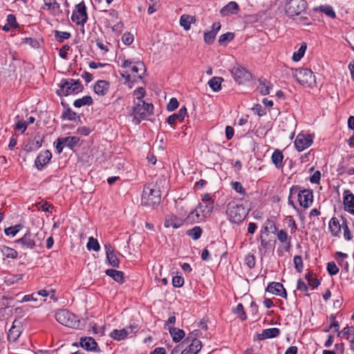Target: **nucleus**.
<instances>
[{
    "label": "nucleus",
    "mask_w": 354,
    "mask_h": 354,
    "mask_svg": "<svg viewBox=\"0 0 354 354\" xmlns=\"http://www.w3.org/2000/svg\"><path fill=\"white\" fill-rule=\"evenodd\" d=\"M226 214L230 222L241 223L248 214V210L241 203L231 201L227 205Z\"/></svg>",
    "instance_id": "nucleus-1"
},
{
    "label": "nucleus",
    "mask_w": 354,
    "mask_h": 354,
    "mask_svg": "<svg viewBox=\"0 0 354 354\" xmlns=\"http://www.w3.org/2000/svg\"><path fill=\"white\" fill-rule=\"evenodd\" d=\"M59 88L56 93L59 96H67L71 94H76L84 88L80 80L73 79H63L59 84Z\"/></svg>",
    "instance_id": "nucleus-2"
},
{
    "label": "nucleus",
    "mask_w": 354,
    "mask_h": 354,
    "mask_svg": "<svg viewBox=\"0 0 354 354\" xmlns=\"http://www.w3.org/2000/svg\"><path fill=\"white\" fill-rule=\"evenodd\" d=\"M292 76L302 86L313 88L316 86L315 76L308 68H296L292 71Z\"/></svg>",
    "instance_id": "nucleus-3"
},
{
    "label": "nucleus",
    "mask_w": 354,
    "mask_h": 354,
    "mask_svg": "<svg viewBox=\"0 0 354 354\" xmlns=\"http://www.w3.org/2000/svg\"><path fill=\"white\" fill-rule=\"evenodd\" d=\"M153 106L152 104L147 103L143 100L136 102L132 113L135 124H140L142 120H145L148 115H151L153 113Z\"/></svg>",
    "instance_id": "nucleus-4"
},
{
    "label": "nucleus",
    "mask_w": 354,
    "mask_h": 354,
    "mask_svg": "<svg viewBox=\"0 0 354 354\" xmlns=\"http://www.w3.org/2000/svg\"><path fill=\"white\" fill-rule=\"evenodd\" d=\"M55 317L61 324L72 328H77L80 326V320L77 317L67 309H59L56 311Z\"/></svg>",
    "instance_id": "nucleus-5"
},
{
    "label": "nucleus",
    "mask_w": 354,
    "mask_h": 354,
    "mask_svg": "<svg viewBox=\"0 0 354 354\" xmlns=\"http://www.w3.org/2000/svg\"><path fill=\"white\" fill-rule=\"evenodd\" d=\"M44 239V235L41 232H37L36 234L30 233L28 232L23 237L16 240L15 242L21 245V248L24 250H33L37 244H41V240Z\"/></svg>",
    "instance_id": "nucleus-6"
},
{
    "label": "nucleus",
    "mask_w": 354,
    "mask_h": 354,
    "mask_svg": "<svg viewBox=\"0 0 354 354\" xmlns=\"http://www.w3.org/2000/svg\"><path fill=\"white\" fill-rule=\"evenodd\" d=\"M290 194L295 195L297 197L300 206L304 208L309 207L313 201V194L310 189H300L297 185L290 187Z\"/></svg>",
    "instance_id": "nucleus-7"
},
{
    "label": "nucleus",
    "mask_w": 354,
    "mask_h": 354,
    "mask_svg": "<svg viewBox=\"0 0 354 354\" xmlns=\"http://www.w3.org/2000/svg\"><path fill=\"white\" fill-rule=\"evenodd\" d=\"M308 7L305 0H286L285 12L289 17H294L301 15Z\"/></svg>",
    "instance_id": "nucleus-8"
},
{
    "label": "nucleus",
    "mask_w": 354,
    "mask_h": 354,
    "mask_svg": "<svg viewBox=\"0 0 354 354\" xmlns=\"http://www.w3.org/2000/svg\"><path fill=\"white\" fill-rule=\"evenodd\" d=\"M160 202V190L151 188L150 187H145L142 195V203L149 206H153Z\"/></svg>",
    "instance_id": "nucleus-9"
},
{
    "label": "nucleus",
    "mask_w": 354,
    "mask_h": 354,
    "mask_svg": "<svg viewBox=\"0 0 354 354\" xmlns=\"http://www.w3.org/2000/svg\"><path fill=\"white\" fill-rule=\"evenodd\" d=\"M87 12L86 8L84 1L75 6V10L73 11L71 19L73 22L77 25H82L87 21Z\"/></svg>",
    "instance_id": "nucleus-10"
},
{
    "label": "nucleus",
    "mask_w": 354,
    "mask_h": 354,
    "mask_svg": "<svg viewBox=\"0 0 354 354\" xmlns=\"http://www.w3.org/2000/svg\"><path fill=\"white\" fill-rule=\"evenodd\" d=\"M230 73L234 80L239 84H243L251 78L250 73L239 64L233 66L230 70Z\"/></svg>",
    "instance_id": "nucleus-11"
},
{
    "label": "nucleus",
    "mask_w": 354,
    "mask_h": 354,
    "mask_svg": "<svg viewBox=\"0 0 354 354\" xmlns=\"http://www.w3.org/2000/svg\"><path fill=\"white\" fill-rule=\"evenodd\" d=\"M138 330L137 326L130 325L120 330L114 329L110 333L109 336L114 340L121 341L126 339L129 335L137 333Z\"/></svg>",
    "instance_id": "nucleus-12"
},
{
    "label": "nucleus",
    "mask_w": 354,
    "mask_h": 354,
    "mask_svg": "<svg viewBox=\"0 0 354 354\" xmlns=\"http://www.w3.org/2000/svg\"><path fill=\"white\" fill-rule=\"evenodd\" d=\"M191 344L184 349L180 354H197L202 348V343L199 339H196L192 334H189L183 343Z\"/></svg>",
    "instance_id": "nucleus-13"
},
{
    "label": "nucleus",
    "mask_w": 354,
    "mask_h": 354,
    "mask_svg": "<svg viewBox=\"0 0 354 354\" xmlns=\"http://www.w3.org/2000/svg\"><path fill=\"white\" fill-rule=\"evenodd\" d=\"M313 143V137L310 134L299 133L295 140V146L298 151L308 148Z\"/></svg>",
    "instance_id": "nucleus-14"
},
{
    "label": "nucleus",
    "mask_w": 354,
    "mask_h": 354,
    "mask_svg": "<svg viewBox=\"0 0 354 354\" xmlns=\"http://www.w3.org/2000/svg\"><path fill=\"white\" fill-rule=\"evenodd\" d=\"M106 252V259L109 266L113 268H118L120 260L115 254V250L111 244L104 245Z\"/></svg>",
    "instance_id": "nucleus-15"
},
{
    "label": "nucleus",
    "mask_w": 354,
    "mask_h": 354,
    "mask_svg": "<svg viewBox=\"0 0 354 354\" xmlns=\"http://www.w3.org/2000/svg\"><path fill=\"white\" fill-rule=\"evenodd\" d=\"M52 158V154L50 151L45 150L41 151L37 156L35 161V165L38 170H42L44 167L49 162Z\"/></svg>",
    "instance_id": "nucleus-16"
},
{
    "label": "nucleus",
    "mask_w": 354,
    "mask_h": 354,
    "mask_svg": "<svg viewBox=\"0 0 354 354\" xmlns=\"http://www.w3.org/2000/svg\"><path fill=\"white\" fill-rule=\"evenodd\" d=\"M22 333V326L20 322L15 320L8 334L9 342H16Z\"/></svg>",
    "instance_id": "nucleus-17"
},
{
    "label": "nucleus",
    "mask_w": 354,
    "mask_h": 354,
    "mask_svg": "<svg viewBox=\"0 0 354 354\" xmlns=\"http://www.w3.org/2000/svg\"><path fill=\"white\" fill-rule=\"evenodd\" d=\"M266 291L283 298L287 297V292L283 286L279 282L270 283L266 288Z\"/></svg>",
    "instance_id": "nucleus-18"
},
{
    "label": "nucleus",
    "mask_w": 354,
    "mask_h": 354,
    "mask_svg": "<svg viewBox=\"0 0 354 354\" xmlns=\"http://www.w3.org/2000/svg\"><path fill=\"white\" fill-rule=\"evenodd\" d=\"M41 9L48 10L53 15H57L62 13L60 5L56 0H44V5Z\"/></svg>",
    "instance_id": "nucleus-19"
},
{
    "label": "nucleus",
    "mask_w": 354,
    "mask_h": 354,
    "mask_svg": "<svg viewBox=\"0 0 354 354\" xmlns=\"http://www.w3.org/2000/svg\"><path fill=\"white\" fill-rule=\"evenodd\" d=\"M80 345L88 351L97 352L100 351L97 349V342L91 337H82L80 339Z\"/></svg>",
    "instance_id": "nucleus-20"
},
{
    "label": "nucleus",
    "mask_w": 354,
    "mask_h": 354,
    "mask_svg": "<svg viewBox=\"0 0 354 354\" xmlns=\"http://www.w3.org/2000/svg\"><path fill=\"white\" fill-rule=\"evenodd\" d=\"M109 87L110 84L109 82L106 80H98L95 84L94 91L97 95L104 96L108 93Z\"/></svg>",
    "instance_id": "nucleus-21"
},
{
    "label": "nucleus",
    "mask_w": 354,
    "mask_h": 354,
    "mask_svg": "<svg viewBox=\"0 0 354 354\" xmlns=\"http://www.w3.org/2000/svg\"><path fill=\"white\" fill-rule=\"evenodd\" d=\"M183 224V220L176 216H168L165 218L164 226L165 227H173L174 229L179 228Z\"/></svg>",
    "instance_id": "nucleus-22"
},
{
    "label": "nucleus",
    "mask_w": 354,
    "mask_h": 354,
    "mask_svg": "<svg viewBox=\"0 0 354 354\" xmlns=\"http://www.w3.org/2000/svg\"><path fill=\"white\" fill-rule=\"evenodd\" d=\"M343 201L345 210L352 214H354V195L349 192H346Z\"/></svg>",
    "instance_id": "nucleus-23"
},
{
    "label": "nucleus",
    "mask_w": 354,
    "mask_h": 354,
    "mask_svg": "<svg viewBox=\"0 0 354 354\" xmlns=\"http://www.w3.org/2000/svg\"><path fill=\"white\" fill-rule=\"evenodd\" d=\"M239 10L238 4L235 1H230L223 6L220 11L222 16L236 14Z\"/></svg>",
    "instance_id": "nucleus-24"
},
{
    "label": "nucleus",
    "mask_w": 354,
    "mask_h": 354,
    "mask_svg": "<svg viewBox=\"0 0 354 354\" xmlns=\"http://www.w3.org/2000/svg\"><path fill=\"white\" fill-rule=\"evenodd\" d=\"M280 334V330L277 328H270L265 329L261 334L259 335L258 338L260 340L274 338Z\"/></svg>",
    "instance_id": "nucleus-25"
},
{
    "label": "nucleus",
    "mask_w": 354,
    "mask_h": 354,
    "mask_svg": "<svg viewBox=\"0 0 354 354\" xmlns=\"http://www.w3.org/2000/svg\"><path fill=\"white\" fill-rule=\"evenodd\" d=\"M187 114V109L185 106H182L178 113L169 115L167 118V122L169 124H173L176 121H183Z\"/></svg>",
    "instance_id": "nucleus-26"
},
{
    "label": "nucleus",
    "mask_w": 354,
    "mask_h": 354,
    "mask_svg": "<svg viewBox=\"0 0 354 354\" xmlns=\"http://www.w3.org/2000/svg\"><path fill=\"white\" fill-rule=\"evenodd\" d=\"M277 236L278 240L283 243H285L283 249L285 251H289L291 243H290V237H288V233L284 230H280L277 233Z\"/></svg>",
    "instance_id": "nucleus-27"
},
{
    "label": "nucleus",
    "mask_w": 354,
    "mask_h": 354,
    "mask_svg": "<svg viewBox=\"0 0 354 354\" xmlns=\"http://www.w3.org/2000/svg\"><path fill=\"white\" fill-rule=\"evenodd\" d=\"M105 273L119 283H123L124 282V272L122 271L114 269H107L105 271Z\"/></svg>",
    "instance_id": "nucleus-28"
},
{
    "label": "nucleus",
    "mask_w": 354,
    "mask_h": 354,
    "mask_svg": "<svg viewBox=\"0 0 354 354\" xmlns=\"http://www.w3.org/2000/svg\"><path fill=\"white\" fill-rule=\"evenodd\" d=\"M214 207V202H208V203H200L196 207L202 214V216L207 217L210 216Z\"/></svg>",
    "instance_id": "nucleus-29"
},
{
    "label": "nucleus",
    "mask_w": 354,
    "mask_h": 354,
    "mask_svg": "<svg viewBox=\"0 0 354 354\" xmlns=\"http://www.w3.org/2000/svg\"><path fill=\"white\" fill-rule=\"evenodd\" d=\"M0 252L6 258L17 259L18 252L16 250L4 245H0Z\"/></svg>",
    "instance_id": "nucleus-30"
},
{
    "label": "nucleus",
    "mask_w": 354,
    "mask_h": 354,
    "mask_svg": "<svg viewBox=\"0 0 354 354\" xmlns=\"http://www.w3.org/2000/svg\"><path fill=\"white\" fill-rule=\"evenodd\" d=\"M6 24L2 27V30L5 32H8L12 28L18 27L16 17L12 14H9L7 16Z\"/></svg>",
    "instance_id": "nucleus-31"
},
{
    "label": "nucleus",
    "mask_w": 354,
    "mask_h": 354,
    "mask_svg": "<svg viewBox=\"0 0 354 354\" xmlns=\"http://www.w3.org/2000/svg\"><path fill=\"white\" fill-rule=\"evenodd\" d=\"M329 229L332 234L337 236L341 232L342 224L339 223L338 219L335 217H333L329 222Z\"/></svg>",
    "instance_id": "nucleus-32"
},
{
    "label": "nucleus",
    "mask_w": 354,
    "mask_h": 354,
    "mask_svg": "<svg viewBox=\"0 0 354 354\" xmlns=\"http://www.w3.org/2000/svg\"><path fill=\"white\" fill-rule=\"evenodd\" d=\"M196 18L194 16L188 15H183L180 19V24L184 28L185 30H188L190 29L191 24L195 23Z\"/></svg>",
    "instance_id": "nucleus-33"
},
{
    "label": "nucleus",
    "mask_w": 354,
    "mask_h": 354,
    "mask_svg": "<svg viewBox=\"0 0 354 354\" xmlns=\"http://www.w3.org/2000/svg\"><path fill=\"white\" fill-rule=\"evenodd\" d=\"M205 217L202 216V214L197 209V207L192 211L186 218V221L188 223H198L203 220Z\"/></svg>",
    "instance_id": "nucleus-34"
},
{
    "label": "nucleus",
    "mask_w": 354,
    "mask_h": 354,
    "mask_svg": "<svg viewBox=\"0 0 354 354\" xmlns=\"http://www.w3.org/2000/svg\"><path fill=\"white\" fill-rule=\"evenodd\" d=\"M272 162L275 165V167L278 169L282 167L283 166V155L282 152L279 150L276 149L271 157Z\"/></svg>",
    "instance_id": "nucleus-35"
},
{
    "label": "nucleus",
    "mask_w": 354,
    "mask_h": 354,
    "mask_svg": "<svg viewBox=\"0 0 354 354\" xmlns=\"http://www.w3.org/2000/svg\"><path fill=\"white\" fill-rule=\"evenodd\" d=\"M169 333L174 342H179L185 337V335L183 330L178 328H169Z\"/></svg>",
    "instance_id": "nucleus-36"
},
{
    "label": "nucleus",
    "mask_w": 354,
    "mask_h": 354,
    "mask_svg": "<svg viewBox=\"0 0 354 354\" xmlns=\"http://www.w3.org/2000/svg\"><path fill=\"white\" fill-rule=\"evenodd\" d=\"M93 99L90 95H85L82 98L77 99L74 101L73 105L76 108H80L86 105H91L93 104Z\"/></svg>",
    "instance_id": "nucleus-37"
},
{
    "label": "nucleus",
    "mask_w": 354,
    "mask_h": 354,
    "mask_svg": "<svg viewBox=\"0 0 354 354\" xmlns=\"http://www.w3.org/2000/svg\"><path fill=\"white\" fill-rule=\"evenodd\" d=\"M223 81V79L221 77H214L209 80L208 84L214 91L217 92L221 90Z\"/></svg>",
    "instance_id": "nucleus-38"
},
{
    "label": "nucleus",
    "mask_w": 354,
    "mask_h": 354,
    "mask_svg": "<svg viewBox=\"0 0 354 354\" xmlns=\"http://www.w3.org/2000/svg\"><path fill=\"white\" fill-rule=\"evenodd\" d=\"M202 229L199 226H195L187 231V234L193 240H198L202 234Z\"/></svg>",
    "instance_id": "nucleus-39"
},
{
    "label": "nucleus",
    "mask_w": 354,
    "mask_h": 354,
    "mask_svg": "<svg viewBox=\"0 0 354 354\" xmlns=\"http://www.w3.org/2000/svg\"><path fill=\"white\" fill-rule=\"evenodd\" d=\"M61 140L63 141L66 147L73 149V147L77 144L79 138L75 136H69L61 138Z\"/></svg>",
    "instance_id": "nucleus-40"
},
{
    "label": "nucleus",
    "mask_w": 354,
    "mask_h": 354,
    "mask_svg": "<svg viewBox=\"0 0 354 354\" xmlns=\"http://www.w3.org/2000/svg\"><path fill=\"white\" fill-rule=\"evenodd\" d=\"M42 141L39 140H32L29 144L26 145L25 149L28 152L35 151L41 147Z\"/></svg>",
    "instance_id": "nucleus-41"
},
{
    "label": "nucleus",
    "mask_w": 354,
    "mask_h": 354,
    "mask_svg": "<svg viewBox=\"0 0 354 354\" xmlns=\"http://www.w3.org/2000/svg\"><path fill=\"white\" fill-rule=\"evenodd\" d=\"M54 33L56 40L59 43L63 42L65 39L70 38L71 36V33L68 32L55 30Z\"/></svg>",
    "instance_id": "nucleus-42"
},
{
    "label": "nucleus",
    "mask_w": 354,
    "mask_h": 354,
    "mask_svg": "<svg viewBox=\"0 0 354 354\" xmlns=\"http://www.w3.org/2000/svg\"><path fill=\"white\" fill-rule=\"evenodd\" d=\"M86 247L88 250H93V251L95 252L99 251L100 249V246L99 243L97 242V240L94 239L93 237H90L88 239Z\"/></svg>",
    "instance_id": "nucleus-43"
},
{
    "label": "nucleus",
    "mask_w": 354,
    "mask_h": 354,
    "mask_svg": "<svg viewBox=\"0 0 354 354\" xmlns=\"http://www.w3.org/2000/svg\"><path fill=\"white\" fill-rule=\"evenodd\" d=\"M342 227L344 231V237L346 241H351L353 238L351 232L348 225V222L346 219H344L342 223Z\"/></svg>",
    "instance_id": "nucleus-44"
},
{
    "label": "nucleus",
    "mask_w": 354,
    "mask_h": 354,
    "mask_svg": "<svg viewBox=\"0 0 354 354\" xmlns=\"http://www.w3.org/2000/svg\"><path fill=\"white\" fill-rule=\"evenodd\" d=\"M270 88L269 83L266 81H260L258 86V89L263 95H268L270 93Z\"/></svg>",
    "instance_id": "nucleus-45"
},
{
    "label": "nucleus",
    "mask_w": 354,
    "mask_h": 354,
    "mask_svg": "<svg viewBox=\"0 0 354 354\" xmlns=\"http://www.w3.org/2000/svg\"><path fill=\"white\" fill-rule=\"evenodd\" d=\"M233 311L242 321L246 319L247 316L244 311L243 306L241 304H239Z\"/></svg>",
    "instance_id": "nucleus-46"
},
{
    "label": "nucleus",
    "mask_w": 354,
    "mask_h": 354,
    "mask_svg": "<svg viewBox=\"0 0 354 354\" xmlns=\"http://www.w3.org/2000/svg\"><path fill=\"white\" fill-rule=\"evenodd\" d=\"M293 263L296 270L301 273L304 268V263L301 257L299 255L295 256Z\"/></svg>",
    "instance_id": "nucleus-47"
},
{
    "label": "nucleus",
    "mask_w": 354,
    "mask_h": 354,
    "mask_svg": "<svg viewBox=\"0 0 354 354\" xmlns=\"http://www.w3.org/2000/svg\"><path fill=\"white\" fill-rule=\"evenodd\" d=\"M319 10L331 18L336 17L335 12L330 6H322L319 8Z\"/></svg>",
    "instance_id": "nucleus-48"
},
{
    "label": "nucleus",
    "mask_w": 354,
    "mask_h": 354,
    "mask_svg": "<svg viewBox=\"0 0 354 354\" xmlns=\"http://www.w3.org/2000/svg\"><path fill=\"white\" fill-rule=\"evenodd\" d=\"M306 50V44H303L300 46L299 50L297 52H295L292 55V59L295 62L299 61L301 57L304 55L305 51Z\"/></svg>",
    "instance_id": "nucleus-49"
},
{
    "label": "nucleus",
    "mask_w": 354,
    "mask_h": 354,
    "mask_svg": "<svg viewBox=\"0 0 354 354\" xmlns=\"http://www.w3.org/2000/svg\"><path fill=\"white\" fill-rule=\"evenodd\" d=\"M234 34L232 32H226L220 36L218 43L220 45H225L227 42L234 39Z\"/></svg>",
    "instance_id": "nucleus-50"
},
{
    "label": "nucleus",
    "mask_w": 354,
    "mask_h": 354,
    "mask_svg": "<svg viewBox=\"0 0 354 354\" xmlns=\"http://www.w3.org/2000/svg\"><path fill=\"white\" fill-rule=\"evenodd\" d=\"M232 188L237 193L244 196L246 194L245 189L243 187L241 183L238 181L231 183Z\"/></svg>",
    "instance_id": "nucleus-51"
},
{
    "label": "nucleus",
    "mask_w": 354,
    "mask_h": 354,
    "mask_svg": "<svg viewBox=\"0 0 354 354\" xmlns=\"http://www.w3.org/2000/svg\"><path fill=\"white\" fill-rule=\"evenodd\" d=\"M21 229L20 225H16L15 226H10L4 230V232L7 236H15Z\"/></svg>",
    "instance_id": "nucleus-52"
},
{
    "label": "nucleus",
    "mask_w": 354,
    "mask_h": 354,
    "mask_svg": "<svg viewBox=\"0 0 354 354\" xmlns=\"http://www.w3.org/2000/svg\"><path fill=\"white\" fill-rule=\"evenodd\" d=\"M327 271L330 276H333L339 272V269L335 262L331 261L327 264Z\"/></svg>",
    "instance_id": "nucleus-53"
},
{
    "label": "nucleus",
    "mask_w": 354,
    "mask_h": 354,
    "mask_svg": "<svg viewBox=\"0 0 354 354\" xmlns=\"http://www.w3.org/2000/svg\"><path fill=\"white\" fill-rule=\"evenodd\" d=\"M63 118H66L67 120L70 121L75 120L77 118V113L74 112L71 108H68L64 113H63Z\"/></svg>",
    "instance_id": "nucleus-54"
},
{
    "label": "nucleus",
    "mask_w": 354,
    "mask_h": 354,
    "mask_svg": "<svg viewBox=\"0 0 354 354\" xmlns=\"http://www.w3.org/2000/svg\"><path fill=\"white\" fill-rule=\"evenodd\" d=\"M216 33L212 31L205 32L204 33V41L208 44H211L215 39Z\"/></svg>",
    "instance_id": "nucleus-55"
},
{
    "label": "nucleus",
    "mask_w": 354,
    "mask_h": 354,
    "mask_svg": "<svg viewBox=\"0 0 354 354\" xmlns=\"http://www.w3.org/2000/svg\"><path fill=\"white\" fill-rule=\"evenodd\" d=\"M133 35L130 32H125L122 36V41L127 46L131 44L133 41Z\"/></svg>",
    "instance_id": "nucleus-56"
},
{
    "label": "nucleus",
    "mask_w": 354,
    "mask_h": 354,
    "mask_svg": "<svg viewBox=\"0 0 354 354\" xmlns=\"http://www.w3.org/2000/svg\"><path fill=\"white\" fill-rule=\"evenodd\" d=\"M172 284L176 288H180L184 284V278L181 276H174L172 278Z\"/></svg>",
    "instance_id": "nucleus-57"
},
{
    "label": "nucleus",
    "mask_w": 354,
    "mask_h": 354,
    "mask_svg": "<svg viewBox=\"0 0 354 354\" xmlns=\"http://www.w3.org/2000/svg\"><path fill=\"white\" fill-rule=\"evenodd\" d=\"M178 106V102L176 98L172 97L170 99L169 103L167 105V109L169 111H173L176 109Z\"/></svg>",
    "instance_id": "nucleus-58"
},
{
    "label": "nucleus",
    "mask_w": 354,
    "mask_h": 354,
    "mask_svg": "<svg viewBox=\"0 0 354 354\" xmlns=\"http://www.w3.org/2000/svg\"><path fill=\"white\" fill-rule=\"evenodd\" d=\"M288 226L290 228L291 233H295L297 230V225L292 216H287Z\"/></svg>",
    "instance_id": "nucleus-59"
},
{
    "label": "nucleus",
    "mask_w": 354,
    "mask_h": 354,
    "mask_svg": "<svg viewBox=\"0 0 354 354\" xmlns=\"http://www.w3.org/2000/svg\"><path fill=\"white\" fill-rule=\"evenodd\" d=\"M245 262L250 268H254L256 263L254 256L250 254L247 255L245 259Z\"/></svg>",
    "instance_id": "nucleus-60"
},
{
    "label": "nucleus",
    "mask_w": 354,
    "mask_h": 354,
    "mask_svg": "<svg viewBox=\"0 0 354 354\" xmlns=\"http://www.w3.org/2000/svg\"><path fill=\"white\" fill-rule=\"evenodd\" d=\"M37 301V297H36V294L34 292L31 295H24L22 297L21 300L19 301V302L23 303V302Z\"/></svg>",
    "instance_id": "nucleus-61"
},
{
    "label": "nucleus",
    "mask_w": 354,
    "mask_h": 354,
    "mask_svg": "<svg viewBox=\"0 0 354 354\" xmlns=\"http://www.w3.org/2000/svg\"><path fill=\"white\" fill-rule=\"evenodd\" d=\"M297 289L298 290L306 292L308 290V287L304 281L299 279L297 281Z\"/></svg>",
    "instance_id": "nucleus-62"
},
{
    "label": "nucleus",
    "mask_w": 354,
    "mask_h": 354,
    "mask_svg": "<svg viewBox=\"0 0 354 354\" xmlns=\"http://www.w3.org/2000/svg\"><path fill=\"white\" fill-rule=\"evenodd\" d=\"M134 95L136 96L138 101L142 100V98L144 97L145 95V89L142 87H140L134 91Z\"/></svg>",
    "instance_id": "nucleus-63"
},
{
    "label": "nucleus",
    "mask_w": 354,
    "mask_h": 354,
    "mask_svg": "<svg viewBox=\"0 0 354 354\" xmlns=\"http://www.w3.org/2000/svg\"><path fill=\"white\" fill-rule=\"evenodd\" d=\"M70 46L68 45H64L62 46L59 51V55L60 57L63 59H67L68 57V50H69Z\"/></svg>",
    "instance_id": "nucleus-64"
}]
</instances>
